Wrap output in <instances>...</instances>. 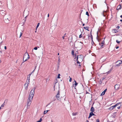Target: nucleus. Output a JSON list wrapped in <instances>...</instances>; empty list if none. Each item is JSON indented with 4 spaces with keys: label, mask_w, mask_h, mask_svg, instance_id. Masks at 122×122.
Returning <instances> with one entry per match:
<instances>
[{
    "label": "nucleus",
    "mask_w": 122,
    "mask_h": 122,
    "mask_svg": "<svg viewBox=\"0 0 122 122\" xmlns=\"http://www.w3.org/2000/svg\"><path fill=\"white\" fill-rule=\"evenodd\" d=\"M55 82V83L54 84V91H57V93L56 95V97L58 100L61 101L59 85L57 83V81L56 80Z\"/></svg>",
    "instance_id": "1"
},
{
    "label": "nucleus",
    "mask_w": 122,
    "mask_h": 122,
    "mask_svg": "<svg viewBox=\"0 0 122 122\" xmlns=\"http://www.w3.org/2000/svg\"><path fill=\"white\" fill-rule=\"evenodd\" d=\"M30 58V56L29 54L27 53H25L24 55L23 60V62L21 64H22V63L26 61L27 60H28Z\"/></svg>",
    "instance_id": "2"
},
{
    "label": "nucleus",
    "mask_w": 122,
    "mask_h": 122,
    "mask_svg": "<svg viewBox=\"0 0 122 122\" xmlns=\"http://www.w3.org/2000/svg\"><path fill=\"white\" fill-rule=\"evenodd\" d=\"M35 87H34L32 89L30 92L29 97L31 98V99H32L34 96V94L35 93Z\"/></svg>",
    "instance_id": "3"
},
{
    "label": "nucleus",
    "mask_w": 122,
    "mask_h": 122,
    "mask_svg": "<svg viewBox=\"0 0 122 122\" xmlns=\"http://www.w3.org/2000/svg\"><path fill=\"white\" fill-rule=\"evenodd\" d=\"M82 56L81 55H79L78 56H76V61H77V64L79 63V66H80V62H79V61H81L82 59Z\"/></svg>",
    "instance_id": "4"
},
{
    "label": "nucleus",
    "mask_w": 122,
    "mask_h": 122,
    "mask_svg": "<svg viewBox=\"0 0 122 122\" xmlns=\"http://www.w3.org/2000/svg\"><path fill=\"white\" fill-rule=\"evenodd\" d=\"M83 44V43L81 42H78L77 45V47L81 48L82 47Z\"/></svg>",
    "instance_id": "5"
},
{
    "label": "nucleus",
    "mask_w": 122,
    "mask_h": 122,
    "mask_svg": "<svg viewBox=\"0 0 122 122\" xmlns=\"http://www.w3.org/2000/svg\"><path fill=\"white\" fill-rule=\"evenodd\" d=\"M32 100V99H31V98L29 97L27 100V104H28V105L30 104V105L31 103Z\"/></svg>",
    "instance_id": "6"
},
{
    "label": "nucleus",
    "mask_w": 122,
    "mask_h": 122,
    "mask_svg": "<svg viewBox=\"0 0 122 122\" xmlns=\"http://www.w3.org/2000/svg\"><path fill=\"white\" fill-rule=\"evenodd\" d=\"M117 62H118V64H116V66L119 67L120 66V65L122 64V60L117 61Z\"/></svg>",
    "instance_id": "7"
},
{
    "label": "nucleus",
    "mask_w": 122,
    "mask_h": 122,
    "mask_svg": "<svg viewBox=\"0 0 122 122\" xmlns=\"http://www.w3.org/2000/svg\"><path fill=\"white\" fill-rule=\"evenodd\" d=\"M117 105V104H115L114 105L110 107L109 109L110 110H113L114 108L116 107V106Z\"/></svg>",
    "instance_id": "8"
},
{
    "label": "nucleus",
    "mask_w": 122,
    "mask_h": 122,
    "mask_svg": "<svg viewBox=\"0 0 122 122\" xmlns=\"http://www.w3.org/2000/svg\"><path fill=\"white\" fill-rule=\"evenodd\" d=\"M120 87V86L119 85L116 84L115 86V88L116 90L118 89Z\"/></svg>",
    "instance_id": "9"
},
{
    "label": "nucleus",
    "mask_w": 122,
    "mask_h": 122,
    "mask_svg": "<svg viewBox=\"0 0 122 122\" xmlns=\"http://www.w3.org/2000/svg\"><path fill=\"white\" fill-rule=\"evenodd\" d=\"M92 116H95V114L93 113V112H91L89 114L88 118H89L91 117Z\"/></svg>",
    "instance_id": "10"
},
{
    "label": "nucleus",
    "mask_w": 122,
    "mask_h": 122,
    "mask_svg": "<svg viewBox=\"0 0 122 122\" xmlns=\"http://www.w3.org/2000/svg\"><path fill=\"white\" fill-rule=\"evenodd\" d=\"M74 82L75 83L73 84V87H74L75 89V87H76V86H77L78 85V83L76 82V81L75 80L74 81Z\"/></svg>",
    "instance_id": "11"
},
{
    "label": "nucleus",
    "mask_w": 122,
    "mask_h": 122,
    "mask_svg": "<svg viewBox=\"0 0 122 122\" xmlns=\"http://www.w3.org/2000/svg\"><path fill=\"white\" fill-rule=\"evenodd\" d=\"M29 84H26V83H25L24 86H25V89L26 90H27L28 89V87Z\"/></svg>",
    "instance_id": "12"
},
{
    "label": "nucleus",
    "mask_w": 122,
    "mask_h": 122,
    "mask_svg": "<svg viewBox=\"0 0 122 122\" xmlns=\"http://www.w3.org/2000/svg\"><path fill=\"white\" fill-rule=\"evenodd\" d=\"M106 11H103L102 12V14L104 16H105L106 15Z\"/></svg>",
    "instance_id": "13"
},
{
    "label": "nucleus",
    "mask_w": 122,
    "mask_h": 122,
    "mask_svg": "<svg viewBox=\"0 0 122 122\" xmlns=\"http://www.w3.org/2000/svg\"><path fill=\"white\" fill-rule=\"evenodd\" d=\"M121 9V5H119L117 6V10H119Z\"/></svg>",
    "instance_id": "14"
},
{
    "label": "nucleus",
    "mask_w": 122,
    "mask_h": 122,
    "mask_svg": "<svg viewBox=\"0 0 122 122\" xmlns=\"http://www.w3.org/2000/svg\"><path fill=\"white\" fill-rule=\"evenodd\" d=\"M8 100L7 99H6L5 100L4 102L1 105V107H4V106L5 105V101H6L7 102L8 101Z\"/></svg>",
    "instance_id": "15"
},
{
    "label": "nucleus",
    "mask_w": 122,
    "mask_h": 122,
    "mask_svg": "<svg viewBox=\"0 0 122 122\" xmlns=\"http://www.w3.org/2000/svg\"><path fill=\"white\" fill-rule=\"evenodd\" d=\"M61 60H60V57H58V66H59V65H60V62Z\"/></svg>",
    "instance_id": "16"
},
{
    "label": "nucleus",
    "mask_w": 122,
    "mask_h": 122,
    "mask_svg": "<svg viewBox=\"0 0 122 122\" xmlns=\"http://www.w3.org/2000/svg\"><path fill=\"white\" fill-rule=\"evenodd\" d=\"M94 108L93 107H92L90 111L91 112H93L94 111Z\"/></svg>",
    "instance_id": "17"
},
{
    "label": "nucleus",
    "mask_w": 122,
    "mask_h": 122,
    "mask_svg": "<svg viewBox=\"0 0 122 122\" xmlns=\"http://www.w3.org/2000/svg\"><path fill=\"white\" fill-rule=\"evenodd\" d=\"M84 28L85 29H86V30H88V31H89V30H88L89 28H88V27H86H86H84Z\"/></svg>",
    "instance_id": "18"
},
{
    "label": "nucleus",
    "mask_w": 122,
    "mask_h": 122,
    "mask_svg": "<svg viewBox=\"0 0 122 122\" xmlns=\"http://www.w3.org/2000/svg\"><path fill=\"white\" fill-rule=\"evenodd\" d=\"M30 104H29L28 105V104H27V109H28L30 107ZM27 111V110H26Z\"/></svg>",
    "instance_id": "19"
},
{
    "label": "nucleus",
    "mask_w": 122,
    "mask_h": 122,
    "mask_svg": "<svg viewBox=\"0 0 122 122\" xmlns=\"http://www.w3.org/2000/svg\"><path fill=\"white\" fill-rule=\"evenodd\" d=\"M112 70V68L108 72H106L107 74L108 73H110L111 72Z\"/></svg>",
    "instance_id": "20"
},
{
    "label": "nucleus",
    "mask_w": 122,
    "mask_h": 122,
    "mask_svg": "<svg viewBox=\"0 0 122 122\" xmlns=\"http://www.w3.org/2000/svg\"><path fill=\"white\" fill-rule=\"evenodd\" d=\"M102 79H100L99 82V84H101L102 82Z\"/></svg>",
    "instance_id": "21"
},
{
    "label": "nucleus",
    "mask_w": 122,
    "mask_h": 122,
    "mask_svg": "<svg viewBox=\"0 0 122 122\" xmlns=\"http://www.w3.org/2000/svg\"><path fill=\"white\" fill-rule=\"evenodd\" d=\"M30 81L29 80H26V84H29L30 83Z\"/></svg>",
    "instance_id": "22"
},
{
    "label": "nucleus",
    "mask_w": 122,
    "mask_h": 122,
    "mask_svg": "<svg viewBox=\"0 0 122 122\" xmlns=\"http://www.w3.org/2000/svg\"><path fill=\"white\" fill-rule=\"evenodd\" d=\"M113 32H114L115 33H116L118 32L117 30H113Z\"/></svg>",
    "instance_id": "23"
},
{
    "label": "nucleus",
    "mask_w": 122,
    "mask_h": 122,
    "mask_svg": "<svg viewBox=\"0 0 122 122\" xmlns=\"http://www.w3.org/2000/svg\"><path fill=\"white\" fill-rule=\"evenodd\" d=\"M105 92H104V91H103L102 92V94H101V96H102V95H104L105 93Z\"/></svg>",
    "instance_id": "24"
},
{
    "label": "nucleus",
    "mask_w": 122,
    "mask_h": 122,
    "mask_svg": "<svg viewBox=\"0 0 122 122\" xmlns=\"http://www.w3.org/2000/svg\"><path fill=\"white\" fill-rule=\"evenodd\" d=\"M71 54L73 55H74V51L73 50H72L71 51Z\"/></svg>",
    "instance_id": "25"
},
{
    "label": "nucleus",
    "mask_w": 122,
    "mask_h": 122,
    "mask_svg": "<svg viewBox=\"0 0 122 122\" xmlns=\"http://www.w3.org/2000/svg\"><path fill=\"white\" fill-rule=\"evenodd\" d=\"M77 113H72V115L73 116H75L77 114Z\"/></svg>",
    "instance_id": "26"
},
{
    "label": "nucleus",
    "mask_w": 122,
    "mask_h": 122,
    "mask_svg": "<svg viewBox=\"0 0 122 122\" xmlns=\"http://www.w3.org/2000/svg\"><path fill=\"white\" fill-rule=\"evenodd\" d=\"M117 104V105L116 106V107H118V106H119L120 105H121L120 104V103H117V104Z\"/></svg>",
    "instance_id": "27"
},
{
    "label": "nucleus",
    "mask_w": 122,
    "mask_h": 122,
    "mask_svg": "<svg viewBox=\"0 0 122 122\" xmlns=\"http://www.w3.org/2000/svg\"><path fill=\"white\" fill-rule=\"evenodd\" d=\"M121 107V105L119 106H118V107H117V108L118 109H119Z\"/></svg>",
    "instance_id": "28"
},
{
    "label": "nucleus",
    "mask_w": 122,
    "mask_h": 122,
    "mask_svg": "<svg viewBox=\"0 0 122 122\" xmlns=\"http://www.w3.org/2000/svg\"><path fill=\"white\" fill-rule=\"evenodd\" d=\"M42 119L41 118L39 120V121H38V122H41L42 121Z\"/></svg>",
    "instance_id": "29"
},
{
    "label": "nucleus",
    "mask_w": 122,
    "mask_h": 122,
    "mask_svg": "<svg viewBox=\"0 0 122 122\" xmlns=\"http://www.w3.org/2000/svg\"><path fill=\"white\" fill-rule=\"evenodd\" d=\"M86 14L88 16H89V13L87 11L86 12Z\"/></svg>",
    "instance_id": "30"
},
{
    "label": "nucleus",
    "mask_w": 122,
    "mask_h": 122,
    "mask_svg": "<svg viewBox=\"0 0 122 122\" xmlns=\"http://www.w3.org/2000/svg\"><path fill=\"white\" fill-rule=\"evenodd\" d=\"M40 23H38L37 24V26H36V27H37V28L38 27H39V25H40Z\"/></svg>",
    "instance_id": "31"
},
{
    "label": "nucleus",
    "mask_w": 122,
    "mask_h": 122,
    "mask_svg": "<svg viewBox=\"0 0 122 122\" xmlns=\"http://www.w3.org/2000/svg\"><path fill=\"white\" fill-rule=\"evenodd\" d=\"M60 74H58V76H57V78H60Z\"/></svg>",
    "instance_id": "32"
},
{
    "label": "nucleus",
    "mask_w": 122,
    "mask_h": 122,
    "mask_svg": "<svg viewBox=\"0 0 122 122\" xmlns=\"http://www.w3.org/2000/svg\"><path fill=\"white\" fill-rule=\"evenodd\" d=\"M30 77H28H28H27V80H29V81H30Z\"/></svg>",
    "instance_id": "33"
},
{
    "label": "nucleus",
    "mask_w": 122,
    "mask_h": 122,
    "mask_svg": "<svg viewBox=\"0 0 122 122\" xmlns=\"http://www.w3.org/2000/svg\"><path fill=\"white\" fill-rule=\"evenodd\" d=\"M116 42H117V43H120V41H118V40H117L116 41Z\"/></svg>",
    "instance_id": "34"
},
{
    "label": "nucleus",
    "mask_w": 122,
    "mask_h": 122,
    "mask_svg": "<svg viewBox=\"0 0 122 122\" xmlns=\"http://www.w3.org/2000/svg\"><path fill=\"white\" fill-rule=\"evenodd\" d=\"M22 32H20V37H19L20 38V37L22 35Z\"/></svg>",
    "instance_id": "35"
},
{
    "label": "nucleus",
    "mask_w": 122,
    "mask_h": 122,
    "mask_svg": "<svg viewBox=\"0 0 122 122\" xmlns=\"http://www.w3.org/2000/svg\"><path fill=\"white\" fill-rule=\"evenodd\" d=\"M70 79L69 80V81L70 82H71V81H72V78H71L70 77Z\"/></svg>",
    "instance_id": "36"
},
{
    "label": "nucleus",
    "mask_w": 122,
    "mask_h": 122,
    "mask_svg": "<svg viewBox=\"0 0 122 122\" xmlns=\"http://www.w3.org/2000/svg\"><path fill=\"white\" fill-rule=\"evenodd\" d=\"M100 121L99 119H98L97 120L96 122H99Z\"/></svg>",
    "instance_id": "37"
},
{
    "label": "nucleus",
    "mask_w": 122,
    "mask_h": 122,
    "mask_svg": "<svg viewBox=\"0 0 122 122\" xmlns=\"http://www.w3.org/2000/svg\"><path fill=\"white\" fill-rule=\"evenodd\" d=\"M37 47H35L34 48V49L37 50Z\"/></svg>",
    "instance_id": "38"
},
{
    "label": "nucleus",
    "mask_w": 122,
    "mask_h": 122,
    "mask_svg": "<svg viewBox=\"0 0 122 122\" xmlns=\"http://www.w3.org/2000/svg\"><path fill=\"white\" fill-rule=\"evenodd\" d=\"M82 37V36L81 35V34L79 36V38H81Z\"/></svg>",
    "instance_id": "39"
},
{
    "label": "nucleus",
    "mask_w": 122,
    "mask_h": 122,
    "mask_svg": "<svg viewBox=\"0 0 122 122\" xmlns=\"http://www.w3.org/2000/svg\"><path fill=\"white\" fill-rule=\"evenodd\" d=\"M107 89H106L104 90V92H106L107 91Z\"/></svg>",
    "instance_id": "40"
},
{
    "label": "nucleus",
    "mask_w": 122,
    "mask_h": 122,
    "mask_svg": "<svg viewBox=\"0 0 122 122\" xmlns=\"http://www.w3.org/2000/svg\"><path fill=\"white\" fill-rule=\"evenodd\" d=\"M50 104V103H49L46 106V107H47Z\"/></svg>",
    "instance_id": "41"
},
{
    "label": "nucleus",
    "mask_w": 122,
    "mask_h": 122,
    "mask_svg": "<svg viewBox=\"0 0 122 122\" xmlns=\"http://www.w3.org/2000/svg\"><path fill=\"white\" fill-rule=\"evenodd\" d=\"M44 114H45L46 113V111H44Z\"/></svg>",
    "instance_id": "42"
},
{
    "label": "nucleus",
    "mask_w": 122,
    "mask_h": 122,
    "mask_svg": "<svg viewBox=\"0 0 122 122\" xmlns=\"http://www.w3.org/2000/svg\"><path fill=\"white\" fill-rule=\"evenodd\" d=\"M104 41H102V43H101V44H103L104 43Z\"/></svg>",
    "instance_id": "43"
},
{
    "label": "nucleus",
    "mask_w": 122,
    "mask_h": 122,
    "mask_svg": "<svg viewBox=\"0 0 122 122\" xmlns=\"http://www.w3.org/2000/svg\"><path fill=\"white\" fill-rule=\"evenodd\" d=\"M65 37V36H64L62 37V38L63 39H64Z\"/></svg>",
    "instance_id": "44"
},
{
    "label": "nucleus",
    "mask_w": 122,
    "mask_h": 122,
    "mask_svg": "<svg viewBox=\"0 0 122 122\" xmlns=\"http://www.w3.org/2000/svg\"><path fill=\"white\" fill-rule=\"evenodd\" d=\"M117 29H119V28L120 27L119 26H117Z\"/></svg>",
    "instance_id": "45"
},
{
    "label": "nucleus",
    "mask_w": 122,
    "mask_h": 122,
    "mask_svg": "<svg viewBox=\"0 0 122 122\" xmlns=\"http://www.w3.org/2000/svg\"><path fill=\"white\" fill-rule=\"evenodd\" d=\"M4 48H5V49L6 50V49L7 48H6V46H5V47H4Z\"/></svg>",
    "instance_id": "46"
},
{
    "label": "nucleus",
    "mask_w": 122,
    "mask_h": 122,
    "mask_svg": "<svg viewBox=\"0 0 122 122\" xmlns=\"http://www.w3.org/2000/svg\"><path fill=\"white\" fill-rule=\"evenodd\" d=\"M49 14H48V15H47V17H49Z\"/></svg>",
    "instance_id": "47"
},
{
    "label": "nucleus",
    "mask_w": 122,
    "mask_h": 122,
    "mask_svg": "<svg viewBox=\"0 0 122 122\" xmlns=\"http://www.w3.org/2000/svg\"><path fill=\"white\" fill-rule=\"evenodd\" d=\"M91 38H92V35H91Z\"/></svg>",
    "instance_id": "48"
},
{
    "label": "nucleus",
    "mask_w": 122,
    "mask_h": 122,
    "mask_svg": "<svg viewBox=\"0 0 122 122\" xmlns=\"http://www.w3.org/2000/svg\"><path fill=\"white\" fill-rule=\"evenodd\" d=\"M104 79H105V78H102V81H103V80H104Z\"/></svg>",
    "instance_id": "49"
},
{
    "label": "nucleus",
    "mask_w": 122,
    "mask_h": 122,
    "mask_svg": "<svg viewBox=\"0 0 122 122\" xmlns=\"http://www.w3.org/2000/svg\"><path fill=\"white\" fill-rule=\"evenodd\" d=\"M35 70H34L31 73V74H32V73H33L34 71Z\"/></svg>",
    "instance_id": "50"
},
{
    "label": "nucleus",
    "mask_w": 122,
    "mask_h": 122,
    "mask_svg": "<svg viewBox=\"0 0 122 122\" xmlns=\"http://www.w3.org/2000/svg\"><path fill=\"white\" fill-rule=\"evenodd\" d=\"M31 73L30 74H29V76H29V77H30V75H31Z\"/></svg>",
    "instance_id": "51"
},
{
    "label": "nucleus",
    "mask_w": 122,
    "mask_h": 122,
    "mask_svg": "<svg viewBox=\"0 0 122 122\" xmlns=\"http://www.w3.org/2000/svg\"><path fill=\"white\" fill-rule=\"evenodd\" d=\"M101 45L102 46V47H103V44H102V45Z\"/></svg>",
    "instance_id": "52"
},
{
    "label": "nucleus",
    "mask_w": 122,
    "mask_h": 122,
    "mask_svg": "<svg viewBox=\"0 0 122 122\" xmlns=\"http://www.w3.org/2000/svg\"><path fill=\"white\" fill-rule=\"evenodd\" d=\"M120 17H121V18H122V15H121L120 16Z\"/></svg>",
    "instance_id": "53"
},
{
    "label": "nucleus",
    "mask_w": 122,
    "mask_h": 122,
    "mask_svg": "<svg viewBox=\"0 0 122 122\" xmlns=\"http://www.w3.org/2000/svg\"><path fill=\"white\" fill-rule=\"evenodd\" d=\"M49 111V110H47L46 112V113L48 112Z\"/></svg>",
    "instance_id": "54"
},
{
    "label": "nucleus",
    "mask_w": 122,
    "mask_h": 122,
    "mask_svg": "<svg viewBox=\"0 0 122 122\" xmlns=\"http://www.w3.org/2000/svg\"><path fill=\"white\" fill-rule=\"evenodd\" d=\"M119 48V47L118 46V47H116V49H117L118 48Z\"/></svg>",
    "instance_id": "55"
},
{
    "label": "nucleus",
    "mask_w": 122,
    "mask_h": 122,
    "mask_svg": "<svg viewBox=\"0 0 122 122\" xmlns=\"http://www.w3.org/2000/svg\"><path fill=\"white\" fill-rule=\"evenodd\" d=\"M84 25H85V24H83V26H84Z\"/></svg>",
    "instance_id": "56"
},
{
    "label": "nucleus",
    "mask_w": 122,
    "mask_h": 122,
    "mask_svg": "<svg viewBox=\"0 0 122 122\" xmlns=\"http://www.w3.org/2000/svg\"><path fill=\"white\" fill-rule=\"evenodd\" d=\"M76 54H75V58H76Z\"/></svg>",
    "instance_id": "57"
},
{
    "label": "nucleus",
    "mask_w": 122,
    "mask_h": 122,
    "mask_svg": "<svg viewBox=\"0 0 122 122\" xmlns=\"http://www.w3.org/2000/svg\"><path fill=\"white\" fill-rule=\"evenodd\" d=\"M3 43V42L2 41L1 42V44H2V43Z\"/></svg>",
    "instance_id": "58"
},
{
    "label": "nucleus",
    "mask_w": 122,
    "mask_h": 122,
    "mask_svg": "<svg viewBox=\"0 0 122 122\" xmlns=\"http://www.w3.org/2000/svg\"><path fill=\"white\" fill-rule=\"evenodd\" d=\"M120 21H122V20H120Z\"/></svg>",
    "instance_id": "59"
},
{
    "label": "nucleus",
    "mask_w": 122,
    "mask_h": 122,
    "mask_svg": "<svg viewBox=\"0 0 122 122\" xmlns=\"http://www.w3.org/2000/svg\"><path fill=\"white\" fill-rule=\"evenodd\" d=\"M27 16H26L25 17V18H27Z\"/></svg>",
    "instance_id": "60"
},
{
    "label": "nucleus",
    "mask_w": 122,
    "mask_h": 122,
    "mask_svg": "<svg viewBox=\"0 0 122 122\" xmlns=\"http://www.w3.org/2000/svg\"><path fill=\"white\" fill-rule=\"evenodd\" d=\"M59 55V53H58V55Z\"/></svg>",
    "instance_id": "61"
},
{
    "label": "nucleus",
    "mask_w": 122,
    "mask_h": 122,
    "mask_svg": "<svg viewBox=\"0 0 122 122\" xmlns=\"http://www.w3.org/2000/svg\"><path fill=\"white\" fill-rule=\"evenodd\" d=\"M83 91H84L83 90L82 92H81L82 93L83 92Z\"/></svg>",
    "instance_id": "62"
},
{
    "label": "nucleus",
    "mask_w": 122,
    "mask_h": 122,
    "mask_svg": "<svg viewBox=\"0 0 122 122\" xmlns=\"http://www.w3.org/2000/svg\"><path fill=\"white\" fill-rule=\"evenodd\" d=\"M37 27H36V30H37Z\"/></svg>",
    "instance_id": "63"
},
{
    "label": "nucleus",
    "mask_w": 122,
    "mask_h": 122,
    "mask_svg": "<svg viewBox=\"0 0 122 122\" xmlns=\"http://www.w3.org/2000/svg\"><path fill=\"white\" fill-rule=\"evenodd\" d=\"M87 122H88V120H87Z\"/></svg>",
    "instance_id": "64"
}]
</instances>
